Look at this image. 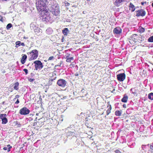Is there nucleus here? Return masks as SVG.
<instances>
[{"label": "nucleus", "instance_id": "obj_1", "mask_svg": "<svg viewBox=\"0 0 153 153\" xmlns=\"http://www.w3.org/2000/svg\"><path fill=\"white\" fill-rule=\"evenodd\" d=\"M49 1L48 0H36V5L37 9L48 10L47 6L49 4Z\"/></svg>", "mask_w": 153, "mask_h": 153}, {"label": "nucleus", "instance_id": "obj_2", "mask_svg": "<svg viewBox=\"0 0 153 153\" xmlns=\"http://www.w3.org/2000/svg\"><path fill=\"white\" fill-rule=\"evenodd\" d=\"M48 4L47 6V8L48 10L55 9L56 7H59L56 1L54 0H49Z\"/></svg>", "mask_w": 153, "mask_h": 153}, {"label": "nucleus", "instance_id": "obj_3", "mask_svg": "<svg viewBox=\"0 0 153 153\" xmlns=\"http://www.w3.org/2000/svg\"><path fill=\"white\" fill-rule=\"evenodd\" d=\"M30 54L31 57L29 59V61H31L36 59L38 57L39 53L37 50H33L31 52H29L28 54Z\"/></svg>", "mask_w": 153, "mask_h": 153}, {"label": "nucleus", "instance_id": "obj_4", "mask_svg": "<svg viewBox=\"0 0 153 153\" xmlns=\"http://www.w3.org/2000/svg\"><path fill=\"white\" fill-rule=\"evenodd\" d=\"M30 28L35 33H39L41 32L42 30L38 27L36 22L32 23L30 25Z\"/></svg>", "mask_w": 153, "mask_h": 153}, {"label": "nucleus", "instance_id": "obj_5", "mask_svg": "<svg viewBox=\"0 0 153 153\" xmlns=\"http://www.w3.org/2000/svg\"><path fill=\"white\" fill-rule=\"evenodd\" d=\"M33 63L35 64V69L36 70H37L39 69H42L43 67L42 63L40 61H35L32 65H33Z\"/></svg>", "mask_w": 153, "mask_h": 153}, {"label": "nucleus", "instance_id": "obj_6", "mask_svg": "<svg viewBox=\"0 0 153 153\" xmlns=\"http://www.w3.org/2000/svg\"><path fill=\"white\" fill-rule=\"evenodd\" d=\"M53 14V16H55L56 17L59 16V14L60 13V10L59 7H56L55 9H51L49 10Z\"/></svg>", "mask_w": 153, "mask_h": 153}, {"label": "nucleus", "instance_id": "obj_7", "mask_svg": "<svg viewBox=\"0 0 153 153\" xmlns=\"http://www.w3.org/2000/svg\"><path fill=\"white\" fill-rule=\"evenodd\" d=\"M135 13H136V16L137 17L139 16L143 17L146 14V12L145 10L143 9H140L136 11Z\"/></svg>", "mask_w": 153, "mask_h": 153}, {"label": "nucleus", "instance_id": "obj_8", "mask_svg": "<svg viewBox=\"0 0 153 153\" xmlns=\"http://www.w3.org/2000/svg\"><path fill=\"white\" fill-rule=\"evenodd\" d=\"M30 112V110L26 107H24L19 110V113L22 115L28 114Z\"/></svg>", "mask_w": 153, "mask_h": 153}, {"label": "nucleus", "instance_id": "obj_9", "mask_svg": "<svg viewBox=\"0 0 153 153\" xmlns=\"http://www.w3.org/2000/svg\"><path fill=\"white\" fill-rule=\"evenodd\" d=\"M57 84L59 86L64 88L66 86V82L63 79H60L57 81Z\"/></svg>", "mask_w": 153, "mask_h": 153}, {"label": "nucleus", "instance_id": "obj_10", "mask_svg": "<svg viewBox=\"0 0 153 153\" xmlns=\"http://www.w3.org/2000/svg\"><path fill=\"white\" fill-rule=\"evenodd\" d=\"M7 115L6 114H1L0 119L2 120V123L3 124H6L8 122L7 119L6 118Z\"/></svg>", "mask_w": 153, "mask_h": 153}, {"label": "nucleus", "instance_id": "obj_11", "mask_svg": "<svg viewBox=\"0 0 153 153\" xmlns=\"http://www.w3.org/2000/svg\"><path fill=\"white\" fill-rule=\"evenodd\" d=\"M126 75L124 73H120L117 75V80L120 82L123 81L125 79Z\"/></svg>", "mask_w": 153, "mask_h": 153}, {"label": "nucleus", "instance_id": "obj_12", "mask_svg": "<svg viewBox=\"0 0 153 153\" xmlns=\"http://www.w3.org/2000/svg\"><path fill=\"white\" fill-rule=\"evenodd\" d=\"M113 33L116 34H120L122 33V29L119 27L114 28L113 30Z\"/></svg>", "mask_w": 153, "mask_h": 153}, {"label": "nucleus", "instance_id": "obj_13", "mask_svg": "<svg viewBox=\"0 0 153 153\" xmlns=\"http://www.w3.org/2000/svg\"><path fill=\"white\" fill-rule=\"evenodd\" d=\"M43 21L48 22H49L51 19V17L49 15L45 14L42 16Z\"/></svg>", "mask_w": 153, "mask_h": 153}, {"label": "nucleus", "instance_id": "obj_14", "mask_svg": "<svg viewBox=\"0 0 153 153\" xmlns=\"http://www.w3.org/2000/svg\"><path fill=\"white\" fill-rule=\"evenodd\" d=\"M128 7L129 8V10H131V12H134L136 9V7L131 2L129 3Z\"/></svg>", "mask_w": 153, "mask_h": 153}, {"label": "nucleus", "instance_id": "obj_15", "mask_svg": "<svg viewBox=\"0 0 153 153\" xmlns=\"http://www.w3.org/2000/svg\"><path fill=\"white\" fill-rule=\"evenodd\" d=\"M27 58V56L26 54H22V59L21 60V63L23 64H24Z\"/></svg>", "mask_w": 153, "mask_h": 153}, {"label": "nucleus", "instance_id": "obj_16", "mask_svg": "<svg viewBox=\"0 0 153 153\" xmlns=\"http://www.w3.org/2000/svg\"><path fill=\"white\" fill-rule=\"evenodd\" d=\"M70 55L71 54L70 53H68V62H71V61H74V58L73 56H70Z\"/></svg>", "mask_w": 153, "mask_h": 153}, {"label": "nucleus", "instance_id": "obj_17", "mask_svg": "<svg viewBox=\"0 0 153 153\" xmlns=\"http://www.w3.org/2000/svg\"><path fill=\"white\" fill-rule=\"evenodd\" d=\"M128 98V96L126 94H125L124 95L123 97L121 99V101L123 102H126L127 101Z\"/></svg>", "mask_w": 153, "mask_h": 153}, {"label": "nucleus", "instance_id": "obj_18", "mask_svg": "<svg viewBox=\"0 0 153 153\" xmlns=\"http://www.w3.org/2000/svg\"><path fill=\"white\" fill-rule=\"evenodd\" d=\"M12 148V146L10 145H8L6 146H4L3 149L4 150H7V152H9L10 151V149Z\"/></svg>", "mask_w": 153, "mask_h": 153}, {"label": "nucleus", "instance_id": "obj_19", "mask_svg": "<svg viewBox=\"0 0 153 153\" xmlns=\"http://www.w3.org/2000/svg\"><path fill=\"white\" fill-rule=\"evenodd\" d=\"M16 47L17 48L20 45H22V46H24L25 44L24 43H21L20 41H17L16 43Z\"/></svg>", "mask_w": 153, "mask_h": 153}, {"label": "nucleus", "instance_id": "obj_20", "mask_svg": "<svg viewBox=\"0 0 153 153\" xmlns=\"http://www.w3.org/2000/svg\"><path fill=\"white\" fill-rule=\"evenodd\" d=\"M19 85V83L18 82H17L15 83L14 86L13 87V88L15 90H18L19 89V88L18 87Z\"/></svg>", "mask_w": 153, "mask_h": 153}, {"label": "nucleus", "instance_id": "obj_21", "mask_svg": "<svg viewBox=\"0 0 153 153\" xmlns=\"http://www.w3.org/2000/svg\"><path fill=\"white\" fill-rule=\"evenodd\" d=\"M46 33L48 34H52L53 32V30L51 28H48L46 30Z\"/></svg>", "mask_w": 153, "mask_h": 153}, {"label": "nucleus", "instance_id": "obj_22", "mask_svg": "<svg viewBox=\"0 0 153 153\" xmlns=\"http://www.w3.org/2000/svg\"><path fill=\"white\" fill-rule=\"evenodd\" d=\"M148 98L150 100H153V93H151L148 94Z\"/></svg>", "mask_w": 153, "mask_h": 153}, {"label": "nucleus", "instance_id": "obj_23", "mask_svg": "<svg viewBox=\"0 0 153 153\" xmlns=\"http://www.w3.org/2000/svg\"><path fill=\"white\" fill-rule=\"evenodd\" d=\"M138 41L139 42H141L142 41V36L141 35H139L137 37Z\"/></svg>", "mask_w": 153, "mask_h": 153}, {"label": "nucleus", "instance_id": "obj_24", "mask_svg": "<svg viewBox=\"0 0 153 153\" xmlns=\"http://www.w3.org/2000/svg\"><path fill=\"white\" fill-rule=\"evenodd\" d=\"M122 114V111H117L115 112V114L117 116H120Z\"/></svg>", "mask_w": 153, "mask_h": 153}, {"label": "nucleus", "instance_id": "obj_25", "mask_svg": "<svg viewBox=\"0 0 153 153\" xmlns=\"http://www.w3.org/2000/svg\"><path fill=\"white\" fill-rule=\"evenodd\" d=\"M148 42H153V36H150L148 39Z\"/></svg>", "mask_w": 153, "mask_h": 153}, {"label": "nucleus", "instance_id": "obj_26", "mask_svg": "<svg viewBox=\"0 0 153 153\" xmlns=\"http://www.w3.org/2000/svg\"><path fill=\"white\" fill-rule=\"evenodd\" d=\"M111 106L110 105V107L108 108V109L106 111V114L107 115H108L109 113H110V111L111 110Z\"/></svg>", "mask_w": 153, "mask_h": 153}, {"label": "nucleus", "instance_id": "obj_27", "mask_svg": "<svg viewBox=\"0 0 153 153\" xmlns=\"http://www.w3.org/2000/svg\"><path fill=\"white\" fill-rule=\"evenodd\" d=\"M12 26V24L11 23H9L7 25L6 28L7 30H9Z\"/></svg>", "mask_w": 153, "mask_h": 153}, {"label": "nucleus", "instance_id": "obj_28", "mask_svg": "<svg viewBox=\"0 0 153 153\" xmlns=\"http://www.w3.org/2000/svg\"><path fill=\"white\" fill-rule=\"evenodd\" d=\"M137 34H133L132 35H131V36L130 38L132 39L134 38V39H136L135 38H137Z\"/></svg>", "mask_w": 153, "mask_h": 153}, {"label": "nucleus", "instance_id": "obj_29", "mask_svg": "<svg viewBox=\"0 0 153 153\" xmlns=\"http://www.w3.org/2000/svg\"><path fill=\"white\" fill-rule=\"evenodd\" d=\"M62 33L65 35L67 34V28H65L62 30Z\"/></svg>", "mask_w": 153, "mask_h": 153}, {"label": "nucleus", "instance_id": "obj_30", "mask_svg": "<svg viewBox=\"0 0 153 153\" xmlns=\"http://www.w3.org/2000/svg\"><path fill=\"white\" fill-rule=\"evenodd\" d=\"M122 1V0H116L115 2L116 4H117V5H118Z\"/></svg>", "mask_w": 153, "mask_h": 153}, {"label": "nucleus", "instance_id": "obj_31", "mask_svg": "<svg viewBox=\"0 0 153 153\" xmlns=\"http://www.w3.org/2000/svg\"><path fill=\"white\" fill-rule=\"evenodd\" d=\"M145 31V28L141 27L139 29V31L141 33H143Z\"/></svg>", "mask_w": 153, "mask_h": 153}, {"label": "nucleus", "instance_id": "obj_32", "mask_svg": "<svg viewBox=\"0 0 153 153\" xmlns=\"http://www.w3.org/2000/svg\"><path fill=\"white\" fill-rule=\"evenodd\" d=\"M73 135H74L73 132L71 131H68V136H72Z\"/></svg>", "mask_w": 153, "mask_h": 153}, {"label": "nucleus", "instance_id": "obj_33", "mask_svg": "<svg viewBox=\"0 0 153 153\" xmlns=\"http://www.w3.org/2000/svg\"><path fill=\"white\" fill-rule=\"evenodd\" d=\"M73 102H71L70 100H69V101H68V106H70L72 104Z\"/></svg>", "mask_w": 153, "mask_h": 153}, {"label": "nucleus", "instance_id": "obj_34", "mask_svg": "<svg viewBox=\"0 0 153 153\" xmlns=\"http://www.w3.org/2000/svg\"><path fill=\"white\" fill-rule=\"evenodd\" d=\"M23 71L25 73V74L27 75L28 74V70L27 69H24Z\"/></svg>", "mask_w": 153, "mask_h": 153}, {"label": "nucleus", "instance_id": "obj_35", "mask_svg": "<svg viewBox=\"0 0 153 153\" xmlns=\"http://www.w3.org/2000/svg\"><path fill=\"white\" fill-rule=\"evenodd\" d=\"M149 144H148L147 145H142V149L143 150H144V148H145L146 146H149Z\"/></svg>", "mask_w": 153, "mask_h": 153}, {"label": "nucleus", "instance_id": "obj_36", "mask_svg": "<svg viewBox=\"0 0 153 153\" xmlns=\"http://www.w3.org/2000/svg\"><path fill=\"white\" fill-rule=\"evenodd\" d=\"M4 20V18L1 16H0V21L2 22H3Z\"/></svg>", "mask_w": 153, "mask_h": 153}, {"label": "nucleus", "instance_id": "obj_37", "mask_svg": "<svg viewBox=\"0 0 153 153\" xmlns=\"http://www.w3.org/2000/svg\"><path fill=\"white\" fill-rule=\"evenodd\" d=\"M29 80L30 82H33L35 80L34 79L30 78L29 79Z\"/></svg>", "mask_w": 153, "mask_h": 153}, {"label": "nucleus", "instance_id": "obj_38", "mask_svg": "<svg viewBox=\"0 0 153 153\" xmlns=\"http://www.w3.org/2000/svg\"><path fill=\"white\" fill-rule=\"evenodd\" d=\"M53 58V56H50L49 57V58H48V60H52Z\"/></svg>", "mask_w": 153, "mask_h": 153}, {"label": "nucleus", "instance_id": "obj_39", "mask_svg": "<svg viewBox=\"0 0 153 153\" xmlns=\"http://www.w3.org/2000/svg\"><path fill=\"white\" fill-rule=\"evenodd\" d=\"M19 102V100L18 99H17L16 101L15 102V104H18Z\"/></svg>", "mask_w": 153, "mask_h": 153}, {"label": "nucleus", "instance_id": "obj_40", "mask_svg": "<svg viewBox=\"0 0 153 153\" xmlns=\"http://www.w3.org/2000/svg\"><path fill=\"white\" fill-rule=\"evenodd\" d=\"M152 145H153L152 144V145H150V148L153 151V146Z\"/></svg>", "mask_w": 153, "mask_h": 153}, {"label": "nucleus", "instance_id": "obj_41", "mask_svg": "<svg viewBox=\"0 0 153 153\" xmlns=\"http://www.w3.org/2000/svg\"><path fill=\"white\" fill-rule=\"evenodd\" d=\"M116 153H120V151L118 150H116L115 151Z\"/></svg>", "mask_w": 153, "mask_h": 153}, {"label": "nucleus", "instance_id": "obj_42", "mask_svg": "<svg viewBox=\"0 0 153 153\" xmlns=\"http://www.w3.org/2000/svg\"><path fill=\"white\" fill-rule=\"evenodd\" d=\"M20 97V96L18 95H17L15 96V99H16L17 98H19Z\"/></svg>", "mask_w": 153, "mask_h": 153}, {"label": "nucleus", "instance_id": "obj_43", "mask_svg": "<svg viewBox=\"0 0 153 153\" xmlns=\"http://www.w3.org/2000/svg\"><path fill=\"white\" fill-rule=\"evenodd\" d=\"M144 3H146V2H141V4L142 5H143Z\"/></svg>", "mask_w": 153, "mask_h": 153}, {"label": "nucleus", "instance_id": "obj_44", "mask_svg": "<svg viewBox=\"0 0 153 153\" xmlns=\"http://www.w3.org/2000/svg\"><path fill=\"white\" fill-rule=\"evenodd\" d=\"M62 4H63V5H62L63 6V5H65V6H66V3H65L64 2H62Z\"/></svg>", "mask_w": 153, "mask_h": 153}, {"label": "nucleus", "instance_id": "obj_45", "mask_svg": "<svg viewBox=\"0 0 153 153\" xmlns=\"http://www.w3.org/2000/svg\"><path fill=\"white\" fill-rule=\"evenodd\" d=\"M123 106L124 108H126V105L125 104H123Z\"/></svg>", "mask_w": 153, "mask_h": 153}, {"label": "nucleus", "instance_id": "obj_46", "mask_svg": "<svg viewBox=\"0 0 153 153\" xmlns=\"http://www.w3.org/2000/svg\"><path fill=\"white\" fill-rule=\"evenodd\" d=\"M16 124L18 125V126H20L21 125L20 123H17Z\"/></svg>", "mask_w": 153, "mask_h": 153}, {"label": "nucleus", "instance_id": "obj_47", "mask_svg": "<svg viewBox=\"0 0 153 153\" xmlns=\"http://www.w3.org/2000/svg\"><path fill=\"white\" fill-rule=\"evenodd\" d=\"M36 122H35V123H34L33 126H35L36 125Z\"/></svg>", "mask_w": 153, "mask_h": 153}, {"label": "nucleus", "instance_id": "obj_48", "mask_svg": "<svg viewBox=\"0 0 153 153\" xmlns=\"http://www.w3.org/2000/svg\"><path fill=\"white\" fill-rule=\"evenodd\" d=\"M34 75V74L32 73H31V76H33V75Z\"/></svg>", "mask_w": 153, "mask_h": 153}, {"label": "nucleus", "instance_id": "obj_49", "mask_svg": "<svg viewBox=\"0 0 153 153\" xmlns=\"http://www.w3.org/2000/svg\"><path fill=\"white\" fill-rule=\"evenodd\" d=\"M78 74H75V75L76 76H78Z\"/></svg>", "mask_w": 153, "mask_h": 153}, {"label": "nucleus", "instance_id": "obj_50", "mask_svg": "<svg viewBox=\"0 0 153 153\" xmlns=\"http://www.w3.org/2000/svg\"><path fill=\"white\" fill-rule=\"evenodd\" d=\"M62 42H63V38L62 39Z\"/></svg>", "mask_w": 153, "mask_h": 153}, {"label": "nucleus", "instance_id": "obj_51", "mask_svg": "<svg viewBox=\"0 0 153 153\" xmlns=\"http://www.w3.org/2000/svg\"><path fill=\"white\" fill-rule=\"evenodd\" d=\"M67 4H68V6L70 4L68 2Z\"/></svg>", "mask_w": 153, "mask_h": 153}, {"label": "nucleus", "instance_id": "obj_52", "mask_svg": "<svg viewBox=\"0 0 153 153\" xmlns=\"http://www.w3.org/2000/svg\"><path fill=\"white\" fill-rule=\"evenodd\" d=\"M36 115H38V113H37L36 114Z\"/></svg>", "mask_w": 153, "mask_h": 153}, {"label": "nucleus", "instance_id": "obj_53", "mask_svg": "<svg viewBox=\"0 0 153 153\" xmlns=\"http://www.w3.org/2000/svg\"><path fill=\"white\" fill-rule=\"evenodd\" d=\"M67 31H68V32L69 31L68 30V29Z\"/></svg>", "mask_w": 153, "mask_h": 153}, {"label": "nucleus", "instance_id": "obj_54", "mask_svg": "<svg viewBox=\"0 0 153 153\" xmlns=\"http://www.w3.org/2000/svg\"><path fill=\"white\" fill-rule=\"evenodd\" d=\"M18 107V106H15V107Z\"/></svg>", "mask_w": 153, "mask_h": 153}, {"label": "nucleus", "instance_id": "obj_55", "mask_svg": "<svg viewBox=\"0 0 153 153\" xmlns=\"http://www.w3.org/2000/svg\"><path fill=\"white\" fill-rule=\"evenodd\" d=\"M29 64H28L27 65V66H29Z\"/></svg>", "mask_w": 153, "mask_h": 153}, {"label": "nucleus", "instance_id": "obj_56", "mask_svg": "<svg viewBox=\"0 0 153 153\" xmlns=\"http://www.w3.org/2000/svg\"><path fill=\"white\" fill-rule=\"evenodd\" d=\"M16 99H15V98L14 99H13V100L14 101L15 100H16Z\"/></svg>", "mask_w": 153, "mask_h": 153}, {"label": "nucleus", "instance_id": "obj_57", "mask_svg": "<svg viewBox=\"0 0 153 153\" xmlns=\"http://www.w3.org/2000/svg\"><path fill=\"white\" fill-rule=\"evenodd\" d=\"M130 91H132V88H131L130 90Z\"/></svg>", "mask_w": 153, "mask_h": 153}, {"label": "nucleus", "instance_id": "obj_58", "mask_svg": "<svg viewBox=\"0 0 153 153\" xmlns=\"http://www.w3.org/2000/svg\"><path fill=\"white\" fill-rule=\"evenodd\" d=\"M65 57H66L65 58L66 59L67 58V56H65Z\"/></svg>", "mask_w": 153, "mask_h": 153}, {"label": "nucleus", "instance_id": "obj_59", "mask_svg": "<svg viewBox=\"0 0 153 153\" xmlns=\"http://www.w3.org/2000/svg\"><path fill=\"white\" fill-rule=\"evenodd\" d=\"M71 65V64H70V66Z\"/></svg>", "mask_w": 153, "mask_h": 153}, {"label": "nucleus", "instance_id": "obj_60", "mask_svg": "<svg viewBox=\"0 0 153 153\" xmlns=\"http://www.w3.org/2000/svg\"><path fill=\"white\" fill-rule=\"evenodd\" d=\"M66 61L67 62V59L66 60Z\"/></svg>", "mask_w": 153, "mask_h": 153}, {"label": "nucleus", "instance_id": "obj_61", "mask_svg": "<svg viewBox=\"0 0 153 153\" xmlns=\"http://www.w3.org/2000/svg\"><path fill=\"white\" fill-rule=\"evenodd\" d=\"M152 145H153V143H152Z\"/></svg>", "mask_w": 153, "mask_h": 153}]
</instances>
